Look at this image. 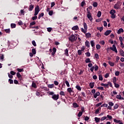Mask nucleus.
<instances>
[{
  "mask_svg": "<svg viewBox=\"0 0 124 124\" xmlns=\"http://www.w3.org/2000/svg\"><path fill=\"white\" fill-rule=\"evenodd\" d=\"M69 41H71V42H74V41H76L77 40V38L75 35L72 34L69 37Z\"/></svg>",
  "mask_w": 124,
  "mask_h": 124,
  "instance_id": "f257e3e1",
  "label": "nucleus"
},
{
  "mask_svg": "<svg viewBox=\"0 0 124 124\" xmlns=\"http://www.w3.org/2000/svg\"><path fill=\"white\" fill-rule=\"evenodd\" d=\"M109 13L111 15V18H112V19H115V18H116V15H115L116 13V10H111L109 12Z\"/></svg>",
  "mask_w": 124,
  "mask_h": 124,
  "instance_id": "f03ea898",
  "label": "nucleus"
},
{
  "mask_svg": "<svg viewBox=\"0 0 124 124\" xmlns=\"http://www.w3.org/2000/svg\"><path fill=\"white\" fill-rule=\"evenodd\" d=\"M87 17L91 22L93 21V16H92V14L91 13V11L87 12Z\"/></svg>",
  "mask_w": 124,
  "mask_h": 124,
  "instance_id": "7ed1b4c3",
  "label": "nucleus"
},
{
  "mask_svg": "<svg viewBox=\"0 0 124 124\" xmlns=\"http://www.w3.org/2000/svg\"><path fill=\"white\" fill-rule=\"evenodd\" d=\"M39 11H40V9L39 8V6H37L35 8V12L34 15V16H36L38 13H39Z\"/></svg>",
  "mask_w": 124,
  "mask_h": 124,
  "instance_id": "20e7f679",
  "label": "nucleus"
},
{
  "mask_svg": "<svg viewBox=\"0 0 124 124\" xmlns=\"http://www.w3.org/2000/svg\"><path fill=\"white\" fill-rule=\"evenodd\" d=\"M109 49L115 53H118L117 47H116V46L115 45H113L112 47H110Z\"/></svg>",
  "mask_w": 124,
  "mask_h": 124,
  "instance_id": "39448f33",
  "label": "nucleus"
},
{
  "mask_svg": "<svg viewBox=\"0 0 124 124\" xmlns=\"http://www.w3.org/2000/svg\"><path fill=\"white\" fill-rule=\"evenodd\" d=\"M59 94L57 95L54 94L52 96V98L53 99V100H58L59 99Z\"/></svg>",
  "mask_w": 124,
  "mask_h": 124,
  "instance_id": "423d86ee",
  "label": "nucleus"
},
{
  "mask_svg": "<svg viewBox=\"0 0 124 124\" xmlns=\"http://www.w3.org/2000/svg\"><path fill=\"white\" fill-rule=\"evenodd\" d=\"M111 32H112V31L111 30H108L105 32L104 34L105 35L107 36V35H109L111 33Z\"/></svg>",
  "mask_w": 124,
  "mask_h": 124,
  "instance_id": "0eeeda50",
  "label": "nucleus"
},
{
  "mask_svg": "<svg viewBox=\"0 0 124 124\" xmlns=\"http://www.w3.org/2000/svg\"><path fill=\"white\" fill-rule=\"evenodd\" d=\"M100 95V93L97 92L95 94H93V97L96 98L97 96H99Z\"/></svg>",
  "mask_w": 124,
  "mask_h": 124,
  "instance_id": "6e6552de",
  "label": "nucleus"
},
{
  "mask_svg": "<svg viewBox=\"0 0 124 124\" xmlns=\"http://www.w3.org/2000/svg\"><path fill=\"white\" fill-rule=\"evenodd\" d=\"M72 30H73V31H78L79 30V27L77 25L75 26L72 28Z\"/></svg>",
  "mask_w": 124,
  "mask_h": 124,
  "instance_id": "1a4fd4ad",
  "label": "nucleus"
},
{
  "mask_svg": "<svg viewBox=\"0 0 124 124\" xmlns=\"http://www.w3.org/2000/svg\"><path fill=\"white\" fill-rule=\"evenodd\" d=\"M116 98L117 99H119L120 100H124V97H122V96L121 95H117L116 96Z\"/></svg>",
  "mask_w": 124,
  "mask_h": 124,
  "instance_id": "9d476101",
  "label": "nucleus"
},
{
  "mask_svg": "<svg viewBox=\"0 0 124 124\" xmlns=\"http://www.w3.org/2000/svg\"><path fill=\"white\" fill-rule=\"evenodd\" d=\"M89 86L91 89H93V87H94V82H90L89 83Z\"/></svg>",
  "mask_w": 124,
  "mask_h": 124,
  "instance_id": "9b49d317",
  "label": "nucleus"
},
{
  "mask_svg": "<svg viewBox=\"0 0 124 124\" xmlns=\"http://www.w3.org/2000/svg\"><path fill=\"white\" fill-rule=\"evenodd\" d=\"M90 43L92 47H94V46H95V43H94V41L93 40L91 41Z\"/></svg>",
  "mask_w": 124,
  "mask_h": 124,
  "instance_id": "f8f14e48",
  "label": "nucleus"
},
{
  "mask_svg": "<svg viewBox=\"0 0 124 124\" xmlns=\"http://www.w3.org/2000/svg\"><path fill=\"white\" fill-rule=\"evenodd\" d=\"M83 27L85 31H88V26L87 25V23H86V22L83 23Z\"/></svg>",
  "mask_w": 124,
  "mask_h": 124,
  "instance_id": "ddd939ff",
  "label": "nucleus"
},
{
  "mask_svg": "<svg viewBox=\"0 0 124 124\" xmlns=\"http://www.w3.org/2000/svg\"><path fill=\"white\" fill-rule=\"evenodd\" d=\"M121 32H124V29H123V28L119 29L117 31V33L118 34H120Z\"/></svg>",
  "mask_w": 124,
  "mask_h": 124,
  "instance_id": "4468645a",
  "label": "nucleus"
},
{
  "mask_svg": "<svg viewBox=\"0 0 124 124\" xmlns=\"http://www.w3.org/2000/svg\"><path fill=\"white\" fill-rule=\"evenodd\" d=\"M73 107L74 108H78V107H79V105H78L77 103H73Z\"/></svg>",
  "mask_w": 124,
  "mask_h": 124,
  "instance_id": "2eb2a0df",
  "label": "nucleus"
},
{
  "mask_svg": "<svg viewBox=\"0 0 124 124\" xmlns=\"http://www.w3.org/2000/svg\"><path fill=\"white\" fill-rule=\"evenodd\" d=\"M114 8H115V9H119V8H120V5L118 3L115 4L114 6Z\"/></svg>",
  "mask_w": 124,
  "mask_h": 124,
  "instance_id": "dca6fc26",
  "label": "nucleus"
},
{
  "mask_svg": "<svg viewBox=\"0 0 124 124\" xmlns=\"http://www.w3.org/2000/svg\"><path fill=\"white\" fill-rule=\"evenodd\" d=\"M85 36L87 38H90V37L92 36V34H91L90 32H88L85 34Z\"/></svg>",
  "mask_w": 124,
  "mask_h": 124,
  "instance_id": "f3484780",
  "label": "nucleus"
},
{
  "mask_svg": "<svg viewBox=\"0 0 124 124\" xmlns=\"http://www.w3.org/2000/svg\"><path fill=\"white\" fill-rule=\"evenodd\" d=\"M64 55H65L67 57H68V56H69V55L68 54V49H67V48L64 50Z\"/></svg>",
  "mask_w": 124,
  "mask_h": 124,
  "instance_id": "a211bd4d",
  "label": "nucleus"
},
{
  "mask_svg": "<svg viewBox=\"0 0 124 124\" xmlns=\"http://www.w3.org/2000/svg\"><path fill=\"white\" fill-rule=\"evenodd\" d=\"M120 54L122 57H124V51L123 49H121L119 51Z\"/></svg>",
  "mask_w": 124,
  "mask_h": 124,
  "instance_id": "6ab92c4d",
  "label": "nucleus"
},
{
  "mask_svg": "<svg viewBox=\"0 0 124 124\" xmlns=\"http://www.w3.org/2000/svg\"><path fill=\"white\" fill-rule=\"evenodd\" d=\"M85 46H86L87 48H90V42L86 41L85 42Z\"/></svg>",
  "mask_w": 124,
  "mask_h": 124,
  "instance_id": "aec40b11",
  "label": "nucleus"
},
{
  "mask_svg": "<svg viewBox=\"0 0 124 124\" xmlns=\"http://www.w3.org/2000/svg\"><path fill=\"white\" fill-rule=\"evenodd\" d=\"M34 7V5L31 4L30 5L29 7V11H32V9H33V8Z\"/></svg>",
  "mask_w": 124,
  "mask_h": 124,
  "instance_id": "412c9836",
  "label": "nucleus"
},
{
  "mask_svg": "<svg viewBox=\"0 0 124 124\" xmlns=\"http://www.w3.org/2000/svg\"><path fill=\"white\" fill-rule=\"evenodd\" d=\"M101 86H103V87H105V88H108L109 87V84H104V83H101Z\"/></svg>",
  "mask_w": 124,
  "mask_h": 124,
  "instance_id": "4be33fe9",
  "label": "nucleus"
},
{
  "mask_svg": "<svg viewBox=\"0 0 124 124\" xmlns=\"http://www.w3.org/2000/svg\"><path fill=\"white\" fill-rule=\"evenodd\" d=\"M76 88L77 89H78V91H81L82 90V88H81V87L78 85H77L76 86Z\"/></svg>",
  "mask_w": 124,
  "mask_h": 124,
  "instance_id": "5701e85b",
  "label": "nucleus"
},
{
  "mask_svg": "<svg viewBox=\"0 0 124 124\" xmlns=\"http://www.w3.org/2000/svg\"><path fill=\"white\" fill-rule=\"evenodd\" d=\"M94 120L96 123H99V121H100V118H98L97 117H95Z\"/></svg>",
  "mask_w": 124,
  "mask_h": 124,
  "instance_id": "b1692460",
  "label": "nucleus"
},
{
  "mask_svg": "<svg viewBox=\"0 0 124 124\" xmlns=\"http://www.w3.org/2000/svg\"><path fill=\"white\" fill-rule=\"evenodd\" d=\"M108 64H109L110 66H114V65H115V63L111 61L108 62Z\"/></svg>",
  "mask_w": 124,
  "mask_h": 124,
  "instance_id": "393cba45",
  "label": "nucleus"
},
{
  "mask_svg": "<svg viewBox=\"0 0 124 124\" xmlns=\"http://www.w3.org/2000/svg\"><path fill=\"white\" fill-rule=\"evenodd\" d=\"M31 87H32V88H34L35 89H36V88L37 87V86H36V84H35V83L33 82L32 83Z\"/></svg>",
  "mask_w": 124,
  "mask_h": 124,
  "instance_id": "a878e982",
  "label": "nucleus"
},
{
  "mask_svg": "<svg viewBox=\"0 0 124 124\" xmlns=\"http://www.w3.org/2000/svg\"><path fill=\"white\" fill-rule=\"evenodd\" d=\"M48 88H49V89H53V88H54V84H48L47 85Z\"/></svg>",
  "mask_w": 124,
  "mask_h": 124,
  "instance_id": "bb28decb",
  "label": "nucleus"
},
{
  "mask_svg": "<svg viewBox=\"0 0 124 124\" xmlns=\"http://www.w3.org/2000/svg\"><path fill=\"white\" fill-rule=\"evenodd\" d=\"M44 16V13H41L39 14V16H38V19H40L41 17H43Z\"/></svg>",
  "mask_w": 124,
  "mask_h": 124,
  "instance_id": "cd10ccee",
  "label": "nucleus"
},
{
  "mask_svg": "<svg viewBox=\"0 0 124 124\" xmlns=\"http://www.w3.org/2000/svg\"><path fill=\"white\" fill-rule=\"evenodd\" d=\"M100 110H101V108H99L98 109H97L95 110V114H98V113L99 112V111H100Z\"/></svg>",
  "mask_w": 124,
  "mask_h": 124,
  "instance_id": "c85d7f7f",
  "label": "nucleus"
},
{
  "mask_svg": "<svg viewBox=\"0 0 124 124\" xmlns=\"http://www.w3.org/2000/svg\"><path fill=\"white\" fill-rule=\"evenodd\" d=\"M11 27L12 29H14V28H16V24H14V23H12V24H11Z\"/></svg>",
  "mask_w": 124,
  "mask_h": 124,
  "instance_id": "c756f323",
  "label": "nucleus"
},
{
  "mask_svg": "<svg viewBox=\"0 0 124 124\" xmlns=\"http://www.w3.org/2000/svg\"><path fill=\"white\" fill-rule=\"evenodd\" d=\"M94 58H95L96 60H98L99 59V55H98V54L95 53L94 54Z\"/></svg>",
  "mask_w": 124,
  "mask_h": 124,
  "instance_id": "7c9ffc66",
  "label": "nucleus"
},
{
  "mask_svg": "<svg viewBox=\"0 0 124 124\" xmlns=\"http://www.w3.org/2000/svg\"><path fill=\"white\" fill-rule=\"evenodd\" d=\"M31 51L32 53H33V55H35V54H36V50L35 48H32Z\"/></svg>",
  "mask_w": 124,
  "mask_h": 124,
  "instance_id": "2f4dec72",
  "label": "nucleus"
},
{
  "mask_svg": "<svg viewBox=\"0 0 124 124\" xmlns=\"http://www.w3.org/2000/svg\"><path fill=\"white\" fill-rule=\"evenodd\" d=\"M97 30L101 32V31H103V27H97Z\"/></svg>",
  "mask_w": 124,
  "mask_h": 124,
  "instance_id": "473e14b6",
  "label": "nucleus"
},
{
  "mask_svg": "<svg viewBox=\"0 0 124 124\" xmlns=\"http://www.w3.org/2000/svg\"><path fill=\"white\" fill-rule=\"evenodd\" d=\"M93 7H97V2H93Z\"/></svg>",
  "mask_w": 124,
  "mask_h": 124,
  "instance_id": "72a5a7b5",
  "label": "nucleus"
},
{
  "mask_svg": "<svg viewBox=\"0 0 124 124\" xmlns=\"http://www.w3.org/2000/svg\"><path fill=\"white\" fill-rule=\"evenodd\" d=\"M85 62L86 63H88L89 62H91V59H90V58H87L85 60Z\"/></svg>",
  "mask_w": 124,
  "mask_h": 124,
  "instance_id": "f704fd0d",
  "label": "nucleus"
},
{
  "mask_svg": "<svg viewBox=\"0 0 124 124\" xmlns=\"http://www.w3.org/2000/svg\"><path fill=\"white\" fill-rule=\"evenodd\" d=\"M99 80H100V81H102L103 80L102 75H99Z\"/></svg>",
  "mask_w": 124,
  "mask_h": 124,
  "instance_id": "c9c22d12",
  "label": "nucleus"
},
{
  "mask_svg": "<svg viewBox=\"0 0 124 124\" xmlns=\"http://www.w3.org/2000/svg\"><path fill=\"white\" fill-rule=\"evenodd\" d=\"M112 81H113V83L114 84L117 83V78L114 77L113 78Z\"/></svg>",
  "mask_w": 124,
  "mask_h": 124,
  "instance_id": "e433bc0d",
  "label": "nucleus"
},
{
  "mask_svg": "<svg viewBox=\"0 0 124 124\" xmlns=\"http://www.w3.org/2000/svg\"><path fill=\"white\" fill-rule=\"evenodd\" d=\"M81 31H82V32H83V33H86V32H87V30H85L83 28H81Z\"/></svg>",
  "mask_w": 124,
  "mask_h": 124,
  "instance_id": "4c0bfd02",
  "label": "nucleus"
},
{
  "mask_svg": "<svg viewBox=\"0 0 124 124\" xmlns=\"http://www.w3.org/2000/svg\"><path fill=\"white\" fill-rule=\"evenodd\" d=\"M67 92L68 93H71V92H72V89L71 88H68Z\"/></svg>",
  "mask_w": 124,
  "mask_h": 124,
  "instance_id": "58836bf2",
  "label": "nucleus"
},
{
  "mask_svg": "<svg viewBox=\"0 0 124 124\" xmlns=\"http://www.w3.org/2000/svg\"><path fill=\"white\" fill-rule=\"evenodd\" d=\"M97 16L98 18H99L100 17V16H101V12H100V11L98 12Z\"/></svg>",
  "mask_w": 124,
  "mask_h": 124,
  "instance_id": "ea45409f",
  "label": "nucleus"
},
{
  "mask_svg": "<svg viewBox=\"0 0 124 124\" xmlns=\"http://www.w3.org/2000/svg\"><path fill=\"white\" fill-rule=\"evenodd\" d=\"M113 122L114 123H116V124H119V123H121V120H117L116 119H114Z\"/></svg>",
  "mask_w": 124,
  "mask_h": 124,
  "instance_id": "a19ab883",
  "label": "nucleus"
},
{
  "mask_svg": "<svg viewBox=\"0 0 124 124\" xmlns=\"http://www.w3.org/2000/svg\"><path fill=\"white\" fill-rule=\"evenodd\" d=\"M52 30H53V29H52L51 27L47 28V31H48V32H51V31H52Z\"/></svg>",
  "mask_w": 124,
  "mask_h": 124,
  "instance_id": "79ce46f5",
  "label": "nucleus"
},
{
  "mask_svg": "<svg viewBox=\"0 0 124 124\" xmlns=\"http://www.w3.org/2000/svg\"><path fill=\"white\" fill-rule=\"evenodd\" d=\"M82 115H83V112L81 111H79L78 114V117H81Z\"/></svg>",
  "mask_w": 124,
  "mask_h": 124,
  "instance_id": "37998d69",
  "label": "nucleus"
},
{
  "mask_svg": "<svg viewBox=\"0 0 124 124\" xmlns=\"http://www.w3.org/2000/svg\"><path fill=\"white\" fill-rule=\"evenodd\" d=\"M94 69L95 71H97V70H98V66L95 65V66L94 67Z\"/></svg>",
  "mask_w": 124,
  "mask_h": 124,
  "instance_id": "c03bdc74",
  "label": "nucleus"
},
{
  "mask_svg": "<svg viewBox=\"0 0 124 124\" xmlns=\"http://www.w3.org/2000/svg\"><path fill=\"white\" fill-rule=\"evenodd\" d=\"M65 84H66L67 87H70V85H69V82H68V81L66 80V81H65Z\"/></svg>",
  "mask_w": 124,
  "mask_h": 124,
  "instance_id": "a18cd8bd",
  "label": "nucleus"
},
{
  "mask_svg": "<svg viewBox=\"0 0 124 124\" xmlns=\"http://www.w3.org/2000/svg\"><path fill=\"white\" fill-rule=\"evenodd\" d=\"M5 32H6V33H9L10 32V29H5Z\"/></svg>",
  "mask_w": 124,
  "mask_h": 124,
  "instance_id": "49530a36",
  "label": "nucleus"
},
{
  "mask_svg": "<svg viewBox=\"0 0 124 124\" xmlns=\"http://www.w3.org/2000/svg\"><path fill=\"white\" fill-rule=\"evenodd\" d=\"M108 105H109V106L112 107V106H114V103H113V102H109Z\"/></svg>",
  "mask_w": 124,
  "mask_h": 124,
  "instance_id": "de8ad7c7",
  "label": "nucleus"
},
{
  "mask_svg": "<svg viewBox=\"0 0 124 124\" xmlns=\"http://www.w3.org/2000/svg\"><path fill=\"white\" fill-rule=\"evenodd\" d=\"M32 44L34 46V47H36V43H35V41H32Z\"/></svg>",
  "mask_w": 124,
  "mask_h": 124,
  "instance_id": "09e8293b",
  "label": "nucleus"
},
{
  "mask_svg": "<svg viewBox=\"0 0 124 124\" xmlns=\"http://www.w3.org/2000/svg\"><path fill=\"white\" fill-rule=\"evenodd\" d=\"M107 119V117L104 116L101 118V121H104L105 120H106Z\"/></svg>",
  "mask_w": 124,
  "mask_h": 124,
  "instance_id": "8fccbe9b",
  "label": "nucleus"
},
{
  "mask_svg": "<svg viewBox=\"0 0 124 124\" xmlns=\"http://www.w3.org/2000/svg\"><path fill=\"white\" fill-rule=\"evenodd\" d=\"M118 108H119V105H118L117 104H116L114 106V108L118 109Z\"/></svg>",
  "mask_w": 124,
  "mask_h": 124,
  "instance_id": "3c124183",
  "label": "nucleus"
},
{
  "mask_svg": "<svg viewBox=\"0 0 124 124\" xmlns=\"http://www.w3.org/2000/svg\"><path fill=\"white\" fill-rule=\"evenodd\" d=\"M85 4H86V2H85V1H82L81 3V6H82V7H83Z\"/></svg>",
  "mask_w": 124,
  "mask_h": 124,
  "instance_id": "603ef678",
  "label": "nucleus"
},
{
  "mask_svg": "<svg viewBox=\"0 0 124 124\" xmlns=\"http://www.w3.org/2000/svg\"><path fill=\"white\" fill-rule=\"evenodd\" d=\"M96 48L97 50H99V49H100L101 48V46H100V45H96Z\"/></svg>",
  "mask_w": 124,
  "mask_h": 124,
  "instance_id": "864d4df0",
  "label": "nucleus"
},
{
  "mask_svg": "<svg viewBox=\"0 0 124 124\" xmlns=\"http://www.w3.org/2000/svg\"><path fill=\"white\" fill-rule=\"evenodd\" d=\"M81 112H82V113H84L85 112V108L84 107H81Z\"/></svg>",
  "mask_w": 124,
  "mask_h": 124,
  "instance_id": "5fc2aeb1",
  "label": "nucleus"
},
{
  "mask_svg": "<svg viewBox=\"0 0 124 124\" xmlns=\"http://www.w3.org/2000/svg\"><path fill=\"white\" fill-rule=\"evenodd\" d=\"M3 59H4V57L3 56V54H2L0 56V60L1 61H3Z\"/></svg>",
  "mask_w": 124,
  "mask_h": 124,
  "instance_id": "6e6d98bb",
  "label": "nucleus"
},
{
  "mask_svg": "<svg viewBox=\"0 0 124 124\" xmlns=\"http://www.w3.org/2000/svg\"><path fill=\"white\" fill-rule=\"evenodd\" d=\"M78 55H79V56L82 55V51L81 50H78Z\"/></svg>",
  "mask_w": 124,
  "mask_h": 124,
  "instance_id": "4d7b16f0",
  "label": "nucleus"
},
{
  "mask_svg": "<svg viewBox=\"0 0 124 124\" xmlns=\"http://www.w3.org/2000/svg\"><path fill=\"white\" fill-rule=\"evenodd\" d=\"M16 76H17V77L18 78H19L22 77V76L21 75V74H20V73H19V72H17V73H16Z\"/></svg>",
  "mask_w": 124,
  "mask_h": 124,
  "instance_id": "13d9d810",
  "label": "nucleus"
},
{
  "mask_svg": "<svg viewBox=\"0 0 124 124\" xmlns=\"http://www.w3.org/2000/svg\"><path fill=\"white\" fill-rule=\"evenodd\" d=\"M107 118H108V120H112V116L108 115Z\"/></svg>",
  "mask_w": 124,
  "mask_h": 124,
  "instance_id": "bf43d9fd",
  "label": "nucleus"
},
{
  "mask_svg": "<svg viewBox=\"0 0 124 124\" xmlns=\"http://www.w3.org/2000/svg\"><path fill=\"white\" fill-rule=\"evenodd\" d=\"M115 75L116 76H119V75H120V72H119V71L115 72Z\"/></svg>",
  "mask_w": 124,
  "mask_h": 124,
  "instance_id": "052dcab7",
  "label": "nucleus"
},
{
  "mask_svg": "<svg viewBox=\"0 0 124 124\" xmlns=\"http://www.w3.org/2000/svg\"><path fill=\"white\" fill-rule=\"evenodd\" d=\"M85 55L87 56V57H91V53L90 52H86Z\"/></svg>",
  "mask_w": 124,
  "mask_h": 124,
  "instance_id": "680f3d73",
  "label": "nucleus"
},
{
  "mask_svg": "<svg viewBox=\"0 0 124 124\" xmlns=\"http://www.w3.org/2000/svg\"><path fill=\"white\" fill-rule=\"evenodd\" d=\"M60 95L64 96V92L63 91H61L60 92Z\"/></svg>",
  "mask_w": 124,
  "mask_h": 124,
  "instance_id": "e2e57ef3",
  "label": "nucleus"
},
{
  "mask_svg": "<svg viewBox=\"0 0 124 124\" xmlns=\"http://www.w3.org/2000/svg\"><path fill=\"white\" fill-rule=\"evenodd\" d=\"M10 73L12 75H15L16 74V72L13 71H11L10 72Z\"/></svg>",
  "mask_w": 124,
  "mask_h": 124,
  "instance_id": "0e129e2a",
  "label": "nucleus"
},
{
  "mask_svg": "<svg viewBox=\"0 0 124 124\" xmlns=\"http://www.w3.org/2000/svg\"><path fill=\"white\" fill-rule=\"evenodd\" d=\"M100 43L102 45H104L105 44V41H100Z\"/></svg>",
  "mask_w": 124,
  "mask_h": 124,
  "instance_id": "69168bd1",
  "label": "nucleus"
},
{
  "mask_svg": "<svg viewBox=\"0 0 124 124\" xmlns=\"http://www.w3.org/2000/svg\"><path fill=\"white\" fill-rule=\"evenodd\" d=\"M114 84L115 88H119L120 87V85H119L118 84H117V83H114Z\"/></svg>",
  "mask_w": 124,
  "mask_h": 124,
  "instance_id": "338daca9",
  "label": "nucleus"
},
{
  "mask_svg": "<svg viewBox=\"0 0 124 124\" xmlns=\"http://www.w3.org/2000/svg\"><path fill=\"white\" fill-rule=\"evenodd\" d=\"M36 19H37V16H33L32 17V19L33 20V21H34V20H36Z\"/></svg>",
  "mask_w": 124,
  "mask_h": 124,
  "instance_id": "774afa93",
  "label": "nucleus"
}]
</instances>
